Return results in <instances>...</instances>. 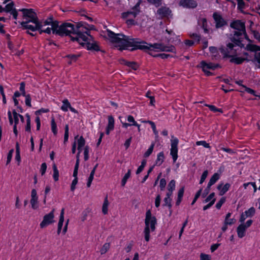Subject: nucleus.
Returning a JSON list of instances; mask_svg holds the SVG:
<instances>
[{"mask_svg":"<svg viewBox=\"0 0 260 260\" xmlns=\"http://www.w3.org/2000/svg\"><path fill=\"white\" fill-rule=\"evenodd\" d=\"M107 35L111 42L119 44V49L121 51L127 49L129 47H134L131 50L136 49L148 50L151 47L160 51L175 52V48L173 45L166 46L161 43L149 44L145 41H141L138 38H132L122 34H115L108 29Z\"/></svg>","mask_w":260,"mask_h":260,"instance_id":"obj_1","label":"nucleus"},{"mask_svg":"<svg viewBox=\"0 0 260 260\" xmlns=\"http://www.w3.org/2000/svg\"><path fill=\"white\" fill-rule=\"evenodd\" d=\"M81 23H76V25L70 23H63L59 25V22L53 24L54 27L53 34L59 36H69L73 41H77L79 44L80 36L79 33L83 30L80 27Z\"/></svg>","mask_w":260,"mask_h":260,"instance_id":"obj_2","label":"nucleus"},{"mask_svg":"<svg viewBox=\"0 0 260 260\" xmlns=\"http://www.w3.org/2000/svg\"><path fill=\"white\" fill-rule=\"evenodd\" d=\"M81 23L80 27L82 30L79 33L80 36L79 44L87 48L88 50L99 51V46L93 37L90 35V30H95V27L93 25H89L84 22H80Z\"/></svg>","mask_w":260,"mask_h":260,"instance_id":"obj_3","label":"nucleus"},{"mask_svg":"<svg viewBox=\"0 0 260 260\" xmlns=\"http://www.w3.org/2000/svg\"><path fill=\"white\" fill-rule=\"evenodd\" d=\"M230 26L234 29L232 41L236 44H241V39L246 36L245 23L239 20L234 21L230 24Z\"/></svg>","mask_w":260,"mask_h":260,"instance_id":"obj_4","label":"nucleus"},{"mask_svg":"<svg viewBox=\"0 0 260 260\" xmlns=\"http://www.w3.org/2000/svg\"><path fill=\"white\" fill-rule=\"evenodd\" d=\"M156 224V218L152 216L150 210H148L146 213V218L145 219V227L144 230L145 240L146 241L148 242L149 241L150 232L155 231Z\"/></svg>","mask_w":260,"mask_h":260,"instance_id":"obj_5","label":"nucleus"},{"mask_svg":"<svg viewBox=\"0 0 260 260\" xmlns=\"http://www.w3.org/2000/svg\"><path fill=\"white\" fill-rule=\"evenodd\" d=\"M229 43L226 44L225 47L222 46L219 48L220 52L223 55V57H232L236 56L237 54V50L241 44L237 45L234 42ZM241 45L242 44L241 43Z\"/></svg>","mask_w":260,"mask_h":260,"instance_id":"obj_6","label":"nucleus"},{"mask_svg":"<svg viewBox=\"0 0 260 260\" xmlns=\"http://www.w3.org/2000/svg\"><path fill=\"white\" fill-rule=\"evenodd\" d=\"M56 22L57 21H53L52 17H50L45 21L40 22L41 25H42L41 27L42 28V29H41V31H40V34L42 32L50 34L51 31H52V33H53L54 27H53V24H55Z\"/></svg>","mask_w":260,"mask_h":260,"instance_id":"obj_7","label":"nucleus"},{"mask_svg":"<svg viewBox=\"0 0 260 260\" xmlns=\"http://www.w3.org/2000/svg\"><path fill=\"white\" fill-rule=\"evenodd\" d=\"M56 22L57 21H53L52 17H50L45 21L40 22L41 25H42L41 27L42 28V29H41V31H40V34L42 32L50 34L51 31H52V33H53L54 27H53V24H55Z\"/></svg>","mask_w":260,"mask_h":260,"instance_id":"obj_8","label":"nucleus"},{"mask_svg":"<svg viewBox=\"0 0 260 260\" xmlns=\"http://www.w3.org/2000/svg\"><path fill=\"white\" fill-rule=\"evenodd\" d=\"M23 12V18L24 21H29L31 22H36L38 20L36 13L32 9H22L19 10Z\"/></svg>","mask_w":260,"mask_h":260,"instance_id":"obj_9","label":"nucleus"},{"mask_svg":"<svg viewBox=\"0 0 260 260\" xmlns=\"http://www.w3.org/2000/svg\"><path fill=\"white\" fill-rule=\"evenodd\" d=\"M179 140L177 138L172 136L171 140V152L170 154L172 155L173 162H175L178 158V144Z\"/></svg>","mask_w":260,"mask_h":260,"instance_id":"obj_10","label":"nucleus"},{"mask_svg":"<svg viewBox=\"0 0 260 260\" xmlns=\"http://www.w3.org/2000/svg\"><path fill=\"white\" fill-rule=\"evenodd\" d=\"M31 22V21H23L21 23V25L24 28V29H29L32 31H34L36 30H38L41 31V29H42L41 25V23L39 21H37L36 22H32L35 24V25L29 24V23Z\"/></svg>","mask_w":260,"mask_h":260,"instance_id":"obj_11","label":"nucleus"},{"mask_svg":"<svg viewBox=\"0 0 260 260\" xmlns=\"http://www.w3.org/2000/svg\"><path fill=\"white\" fill-rule=\"evenodd\" d=\"M54 209H53L51 212L44 216L43 220L40 223V227L41 228H44L54 222L53 219L54 217Z\"/></svg>","mask_w":260,"mask_h":260,"instance_id":"obj_12","label":"nucleus"},{"mask_svg":"<svg viewBox=\"0 0 260 260\" xmlns=\"http://www.w3.org/2000/svg\"><path fill=\"white\" fill-rule=\"evenodd\" d=\"M142 3L141 0H139L136 5L133 7L132 10L122 14L123 18H127L129 15H132L134 17H136L140 12V5Z\"/></svg>","mask_w":260,"mask_h":260,"instance_id":"obj_13","label":"nucleus"},{"mask_svg":"<svg viewBox=\"0 0 260 260\" xmlns=\"http://www.w3.org/2000/svg\"><path fill=\"white\" fill-rule=\"evenodd\" d=\"M218 64H215L212 63H207L205 61H202L200 64V67L202 69L203 71L207 75L210 76L212 73L208 71V70H215L217 67Z\"/></svg>","mask_w":260,"mask_h":260,"instance_id":"obj_14","label":"nucleus"},{"mask_svg":"<svg viewBox=\"0 0 260 260\" xmlns=\"http://www.w3.org/2000/svg\"><path fill=\"white\" fill-rule=\"evenodd\" d=\"M179 5L186 9H194L198 6V3L195 0H180Z\"/></svg>","mask_w":260,"mask_h":260,"instance_id":"obj_15","label":"nucleus"},{"mask_svg":"<svg viewBox=\"0 0 260 260\" xmlns=\"http://www.w3.org/2000/svg\"><path fill=\"white\" fill-rule=\"evenodd\" d=\"M157 14L161 18L172 17V11L167 7H161L157 10Z\"/></svg>","mask_w":260,"mask_h":260,"instance_id":"obj_16","label":"nucleus"},{"mask_svg":"<svg viewBox=\"0 0 260 260\" xmlns=\"http://www.w3.org/2000/svg\"><path fill=\"white\" fill-rule=\"evenodd\" d=\"M213 17L215 21L216 28H220L227 24L226 22L222 17L217 13H214L213 15Z\"/></svg>","mask_w":260,"mask_h":260,"instance_id":"obj_17","label":"nucleus"},{"mask_svg":"<svg viewBox=\"0 0 260 260\" xmlns=\"http://www.w3.org/2000/svg\"><path fill=\"white\" fill-rule=\"evenodd\" d=\"M121 117H119L122 123V126L124 128H127L129 126L137 125V122L135 121L134 118L132 115H128L127 117V121L130 123L123 122L121 120Z\"/></svg>","mask_w":260,"mask_h":260,"instance_id":"obj_18","label":"nucleus"},{"mask_svg":"<svg viewBox=\"0 0 260 260\" xmlns=\"http://www.w3.org/2000/svg\"><path fill=\"white\" fill-rule=\"evenodd\" d=\"M246 229L244 224L243 223L238 226L237 232L238 237L242 238L245 236Z\"/></svg>","mask_w":260,"mask_h":260,"instance_id":"obj_19","label":"nucleus"},{"mask_svg":"<svg viewBox=\"0 0 260 260\" xmlns=\"http://www.w3.org/2000/svg\"><path fill=\"white\" fill-rule=\"evenodd\" d=\"M209 51L212 55L213 59L218 60L220 58L217 48L215 47H210Z\"/></svg>","mask_w":260,"mask_h":260,"instance_id":"obj_20","label":"nucleus"},{"mask_svg":"<svg viewBox=\"0 0 260 260\" xmlns=\"http://www.w3.org/2000/svg\"><path fill=\"white\" fill-rule=\"evenodd\" d=\"M121 63L125 64L134 70H137L139 67V66L136 62L127 61L124 59L121 60Z\"/></svg>","mask_w":260,"mask_h":260,"instance_id":"obj_21","label":"nucleus"},{"mask_svg":"<svg viewBox=\"0 0 260 260\" xmlns=\"http://www.w3.org/2000/svg\"><path fill=\"white\" fill-rule=\"evenodd\" d=\"M198 24L204 29L205 33L208 32L207 19L205 18H200L198 20Z\"/></svg>","mask_w":260,"mask_h":260,"instance_id":"obj_22","label":"nucleus"},{"mask_svg":"<svg viewBox=\"0 0 260 260\" xmlns=\"http://www.w3.org/2000/svg\"><path fill=\"white\" fill-rule=\"evenodd\" d=\"M230 186L229 183H226L223 186L222 184L218 185L217 189L220 190V195H223L229 189Z\"/></svg>","mask_w":260,"mask_h":260,"instance_id":"obj_23","label":"nucleus"},{"mask_svg":"<svg viewBox=\"0 0 260 260\" xmlns=\"http://www.w3.org/2000/svg\"><path fill=\"white\" fill-rule=\"evenodd\" d=\"M109 204V203L108 200V197H106L102 206V212L105 215L108 213Z\"/></svg>","mask_w":260,"mask_h":260,"instance_id":"obj_24","label":"nucleus"},{"mask_svg":"<svg viewBox=\"0 0 260 260\" xmlns=\"http://www.w3.org/2000/svg\"><path fill=\"white\" fill-rule=\"evenodd\" d=\"M165 156L163 152H160L157 155V159L155 161V165L157 166L161 165L164 161Z\"/></svg>","mask_w":260,"mask_h":260,"instance_id":"obj_25","label":"nucleus"},{"mask_svg":"<svg viewBox=\"0 0 260 260\" xmlns=\"http://www.w3.org/2000/svg\"><path fill=\"white\" fill-rule=\"evenodd\" d=\"M114 119L111 115L108 116V123L106 127L110 129H113L114 127Z\"/></svg>","mask_w":260,"mask_h":260,"instance_id":"obj_26","label":"nucleus"},{"mask_svg":"<svg viewBox=\"0 0 260 260\" xmlns=\"http://www.w3.org/2000/svg\"><path fill=\"white\" fill-rule=\"evenodd\" d=\"M230 62H234L237 64H241L245 60L244 58L242 57H238L236 56L231 57Z\"/></svg>","mask_w":260,"mask_h":260,"instance_id":"obj_27","label":"nucleus"},{"mask_svg":"<svg viewBox=\"0 0 260 260\" xmlns=\"http://www.w3.org/2000/svg\"><path fill=\"white\" fill-rule=\"evenodd\" d=\"M53 170V177L55 181H57L59 179V172L57 170V167L55 164L52 166Z\"/></svg>","mask_w":260,"mask_h":260,"instance_id":"obj_28","label":"nucleus"},{"mask_svg":"<svg viewBox=\"0 0 260 260\" xmlns=\"http://www.w3.org/2000/svg\"><path fill=\"white\" fill-rule=\"evenodd\" d=\"M51 126L52 132H53L54 135L56 136L57 134V125L53 117H52L51 118Z\"/></svg>","mask_w":260,"mask_h":260,"instance_id":"obj_29","label":"nucleus"},{"mask_svg":"<svg viewBox=\"0 0 260 260\" xmlns=\"http://www.w3.org/2000/svg\"><path fill=\"white\" fill-rule=\"evenodd\" d=\"M171 201L172 199L171 198L166 197L164 199V204H163V206H167L169 208L170 211V215L172 214V210H171V207H172V204H171Z\"/></svg>","mask_w":260,"mask_h":260,"instance_id":"obj_30","label":"nucleus"},{"mask_svg":"<svg viewBox=\"0 0 260 260\" xmlns=\"http://www.w3.org/2000/svg\"><path fill=\"white\" fill-rule=\"evenodd\" d=\"M62 103L63 105L61 107V109L63 111L67 112L68 110V108L70 109L71 107V104L67 99L64 100L62 101Z\"/></svg>","mask_w":260,"mask_h":260,"instance_id":"obj_31","label":"nucleus"},{"mask_svg":"<svg viewBox=\"0 0 260 260\" xmlns=\"http://www.w3.org/2000/svg\"><path fill=\"white\" fill-rule=\"evenodd\" d=\"M63 221H64V209L62 208L61 211V212H60L59 220V222L58 223V229L62 228Z\"/></svg>","mask_w":260,"mask_h":260,"instance_id":"obj_32","label":"nucleus"},{"mask_svg":"<svg viewBox=\"0 0 260 260\" xmlns=\"http://www.w3.org/2000/svg\"><path fill=\"white\" fill-rule=\"evenodd\" d=\"M219 179V175L217 173H215L210 178L209 182H208L209 186H212Z\"/></svg>","mask_w":260,"mask_h":260,"instance_id":"obj_33","label":"nucleus"},{"mask_svg":"<svg viewBox=\"0 0 260 260\" xmlns=\"http://www.w3.org/2000/svg\"><path fill=\"white\" fill-rule=\"evenodd\" d=\"M110 243H105L100 250L101 254H104L106 253L110 249Z\"/></svg>","mask_w":260,"mask_h":260,"instance_id":"obj_34","label":"nucleus"},{"mask_svg":"<svg viewBox=\"0 0 260 260\" xmlns=\"http://www.w3.org/2000/svg\"><path fill=\"white\" fill-rule=\"evenodd\" d=\"M131 170H128L127 173H126L123 177V178L122 179L121 181V185L122 186H124L127 181V180L128 179V178L130 177L131 175Z\"/></svg>","mask_w":260,"mask_h":260,"instance_id":"obj_35","label":"nucleus"},{"mask_svg":"<svg viewBox=\"0 0 260 260\" xmlns=\"http://www.w3.org/2000/svg\"><path fill=\"white\" fill-rule=\"evenodd\" d=\"M255 212V210L253 207H251L248 210L245 211L244 213L246 217L252 216Z\"/></svg>","mask_w":260,"mask_h":260,"instance_id":"obj_36","label":"nucleus"},{"mask_svg":"<svg viewBox=\"0 0 260 260\" xmlns=\"http://www.w3.org/2000/svg\"><path fill=\"white\" fill-rule=\"evenodd\" d=\"M38 198H31L30 204L31 205V207L34 209H36L38 208Z\"/></svg>","mask_w":260,"mask_h":260,"instance_id":"obj_37","label":"nucleus"},{"mask_svg":"<svg viewBox=\"0 0 260 260\" xmlns=\"http://www.w3.org/2000/svg\"><path fill=\"white\" fill-rule=\"evenodd\" d=\"M154 147V143H152L149 149L144 154V157H148L152 153Z\"/></svg>","mask_w":260,"mask_h":260,"instance_id":"obj_38","label":"nucleus"},{"mask_svg":"<svg viewBox=\"0 0 260 260\" xmlns=\"http://www.w3.org/2000/svg\"><path fill=\"white\" fill-rule=\"evenodd\" d=\"M14 6V3L11 2L8 5H6L5 8V11L7 12H11L14 10L15 9L13 8Z\"/></svg>","mask_w":260,"mask_h":260,"instance_id":"obj_39","label":"nucleus"},{"mask_svg":"<svg viewBox=\"0 0 260 260\" xmlns=\"http://www.w3.org/2000/svg\"><path fill=\"white\" fill-rule=\"evenodd\" d=\"M26 125L25 127V131L27 132H30V118L28 114H26Z\"/></svg>","mask_w":260,"mask_h":260,"instance_id":"obj_40","label":"nucleus"},{"mask_svg":"<svg viewBox=\"0 0 260 260\" xmlns=\"http://www.w3.org/2000/svg\"><path fill=\"white\" fill-rule=\"evenodd\" d=\"M205 106L209 107V108L210 109V110H211L212 111H213L214 112H219L220 113L223 112L222 110L221 109H218L215 106H214L213 105H210L206 104Z\"/></svg>","mask_w":260,"mask_h":260,"instance_id":"obj_41","label":"nucleus"},{"mask_svg":"<svg viewBox=\"0 0 260 260\" xmlns=\"http://www.w3.org/2000/svg\"><path fill=\"white\" fill-rule=\"evenodd\" d=\"M150 4L154 5L155 7H158L161 5L162 0H147Z\"/></svg>","mask_w":260,"mask_h":260,"instance_id":"obj_42","label":"nucleus"},{"mask_svg":"<svg viewBox=\"0 0 260 260\" xmlns=\"http://www.w3.org/2000/svg\"><path fill=\"white\" fill-rule=\"evenodd\" d=\"M259 47L256 45H251V44H248L246 46V49L247 50H249L251 51H254L258 50V48Z\"/></svg>","mask_w":260,"mask_h":260,"instance_id":"obj_43","label":"nucleus"},{"mask_svg":"<svg viewBox=\"0 0 260 260\" xmlns=\"http://www.w3.org/2000/svg\"><path fill=\"white\" fill-rule=\"evenodd\" d=\"M197 145H202L205 148H210V146L209 143H207L205 141H197L196 142Z\"/></svg>","mask_w":260,"mask_h":260,"instance_id":"obj_44","label":"nucleus"},{"mask_svg":"<svg viewBox=\"0 0 260 260\" xmlns=\"http://www.w3.org/2000/svg\"><path fill=\"white\" fill-rule=\"evenodd\" d=\"M143 122L149 123L151 125V127H152V128L153 129V131L154 133L155 134V135H157L158 132L156 131L155 123L153 122H152L151 121H149V120H148V121H143Z\"/></svg>","mask_w":260,"mask_h":260,"instance_id":"obj_45","label":"nucleus"},{"mask_svg":"<svg viewBox=\"0 0 260 260\" xmlns=\"http://www.w3.org/2000/svg\"><path fill=\"white\" fill-rule=\"evenodd\" d=\"M78 146L83 147L85 144V140L82 136H81L77 140Z\"/></svg>","mask_w":260,"mask_h":260,"instance_id":"obj_46","label":"nucleus"},{"mask_svg":"<svg viewBox=\"0 0 260 260\" xmlns=\"http://www.w3.org/2000/svg\"><path fill=\"white\" fill-rule=\"evenodd\" d=\"M88 153H89V147L88 146H86L84 148V159L85 161L87 160L89 158Z\"/></svg>","mask_w":260,"mask_h":260,"instance_id":"obj_47","label":"nucleus"},{"mask_svg":"<svg viewBox=\"0 0 260 260\" xmlns=\"http://www.w3.org/2000/svg\"><path fill=\"white\" fill-rule=\"evenodd\" d=\"M168 190H174L175 188V181L174 180H172L168 184Z\"/></svg>","mask_w":260,"mask_h":260,"instance_id":"obj_48","label":"nucleus"},{"mask_svg":"<svg viewBox=\"0 0 260 260\" xmlns=\"http://www.w3.org/2000/svg\"><path fill=\"white\" fill-rule=\"evenodd\" d=\"M208 174V172L207 170L205 171L201 176V180L200 181V184H202L205 180L206 179V177H207Z\"/></svg>","mask_w":260,"mask_h":260,"instance_id":"obj_49","label":"nucleus"},{"mask_svg":"<svg viewBox=\"0 0 260 260\" xmlns=\"http://www.w3.org/2000/svg\"><path fill=\"white\" fill-rule=\"evenodd\" d=\"M225 199L224 197L221 198L220 200L218 202V203L216 205V207L217 208V209H220L221 206L225 202Z\"/></svg>","mask_w":260,"mask_h":260,"instance_id":"obj_50","label":"nucleus"},{"mask_svg":"<svg viewBox=\"0 0 260 260\" xmlns=\"http://www.w3.org/2000/svg\"><path fill=\"white\" fill-rule=\"evenodd\" d=\"M13 152H14L13 149H11L9 151V152L8 154V156H7V163H6L7 165L9 164L10 162L12 157V155H13Z\"/></svg>","mask_w":260,"mask_h":260,"instance_id":"obj_51","label":"nucleus"},{"mask_svg":"<svg viewBox=\"0 0 260 260\" xmlns=\"http://www.w3.org/2000/svg\"><path fill=\"white\" fill-rule=\"evenodd\" d=\"M13 115L14 116L15 124H17L18 123V117H19L20 114H18L15 110H14L13 111Z\"/></svg>","mask_w":260,"mask_h":260,"instance_id":"obj_52","label":"nucleus"},{"mask_svg":"<svg viewBox=\"0 0 260 260\" xmlns=\"http://www.w3.org/2000/svg\"><path fill=\"white\" fill-rule=\"evenodd\" d=\"M25 104L29 107H31V98L29 94H27L25 98Z\"/></svg>","mask_w":260,"mask_h":260,"instance_id":"obj_53","label":"nucleus"},{"mask_svg":"<svg viewBox=\"0 0 260 260\" xmlns=\"http://www.w3.org/2000/svg\"><path fill=\"white\" fill-rule=\"evenodd\" d=\"M200 259L201 260H210L211 256L208 254L202 253L200 254Z\"/></svg>","mask_w":260,"mask_h":260,"instance_id":"obj_54","label":"nucleus"},{"mask_svg":"<svg viewBox=\"0 0 260 260\" xmlns=\"http://www.w3.org/2000/svg\"><path fill=\"white\" fill-rule=\"evenodd\" d=\"M46 169H47L46 164L45 162H44L41 165V169H40V171L41 172L42 175H44V174L46 172Z\"/></svg>","mask_w":260,"mask_h":260,"instance_id":"obj_55","label":"nucleus"},{"mask_svg":"<svg viewBox=\"0 0 260 260\" xmlns=\"http://www.w3.org/2000/svg\"><path fill=\"white\" fill-rule=\"evenodd\" d=\"M78 183V179L74 178L73 180L71 186V190L72 191H74L76 188V185Z\"/></svg>","mask_w":260,"mask_h":260,"instance_id":"obj_56","label":"nucleus"},{"mask_svg":"<svg viewBox=\"0 0 260 260\" xmlns=\"http://www.w3.org/2000/svg\"><path fill=\"white\" fill-rule=\"evenodd\" d=\"M215 201L216 199H213L212 201H211V202L208 204L203 207V210H206L207 209L210 208L214 204Z\"/></svg>","mask_w":260,"mask_h":260,"instance_id":"obj_57","label":"nucleus"},{"mask_svg":"<svg viewBox=\"0 0 260 260\" xmlns=\"http://www.w3.org/2000/svg\"><path fill=\"white\" fill-rule=\"evenodd\" d=\"M161 201V197L159 194H158L155 200V205L156 207H158L160 205V203Z\"/></svg>","mask_w":260,"mask_h":260,"instance_id":"obj_58","label":"nucleus"},{"mask_svg":"<svg viewBox=\"0 0 260 260\" xmlns=\"http://www.w3.org/2000/svg\"><path fill=\"white\" fill-rule=\"evenodd\" d=\"M0 92L3 96V102L5 104L6 103V99L4 92V88L2 85H0Z\"/></svg>","mask_w":260,"mask_h":260,"instance_id":"obj_59","label":"nucleus"},{"mask_svg":"<svg viewBox=\"0 0 260 260\" xmlns=\"http://www.w3.org/2000/svg\"><path fill=\"white\" fill-rule=\"evenodd\" d=\"M80 56V55L70 54L66 57L71 59L72 60L75 61L77 58Z\"/></svg>","mask_w":260,"mask_h":260,"instance_id":"obj_60","label":"nucleus"},{"mask_svg":"<svg viewBox=\"0 0 260 260\" xmlns=\"http://www.w3.org/2000/svg\"><path fill=\"white\" fill-rule=\"evenodd\" d=\"M215 196V193L214 192L211 193L204 201V203H207L210 201H212L213 199H215L214 197Z\"/></svg>","mask_w":260,"mask_h":260,"instance_id":"obj_61","label":"nucleus"},{"mask_svg":"<svg viewBox=\"0 0 260 260\" xmlns=\"http://www.w3.org/2000/svg\"><path fill=\"white\" fill-rule=\"evenodd\" d=\"M166 181L165 179L162 178V179H160V189L161 190H162L166 186Z\"/></svg>","mask_w":260,"mask_h":260,"instance_id":"obj_62","label":"nucleus"},{"mask_svg":"<svg viewBox=\"0 0 260 260\" xmlns=\"http://www.w3.org/2000/svg\"><path fill=\"white\" fill-rule=\"evenodd\" d=\"M242 87L244 88L245 90L249 93L254 95L255 91L250 88H248L244 85H242Z\"/></svg>","mask_w":260,"mask_h":260,"instance_id":"obj_63","label":"nucleus"},{"mask_svg":"<svg viewBox=\"0 0 260 260\" xmlns=\"http://www.w3.org/2000/svg\"><path fill=\"white\" fill-rule=\"evenodd\" d=\"M253 34L254 38L260 41V32L257 31H253Z\"/></svg>","mask_w":260,"mask_h":260,"instance_id":"obj_64","label":"nucleus"}]
</instances>
